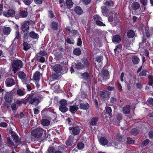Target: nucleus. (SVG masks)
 <instances>
[{
  "label": "nucleus",
  "instance_id": "1",
  "mask_svg": "<svg viewBox=\"0 0 153 153\" xmlns=\"http://www.w3.org/2000/svg\"><path fill=\"white\" fill-rule=\"evenodd\" d=\"M23 66V62L21 60L18 59L14 60L12 64V71L15 73L17 71L22 68Z\"/></svg>",
  "mask_w": 153,
  "mask_h": 153
},
{
  "label": "nucleus",
  "instance_id": "2",
  "mask_svg": "<svg viewBox=\"0 0 153 153\" xmlns=\"http://www.w3.org/2000/svg\"><path fill=\"white\" fill-rule=\"evenodd\" d=\"M67 100L64 99L60 100L59 102V110L62 113H65L68 110L67 107L68 103Z\"/></svg>",
  "mask_w": 153,
  "mask_h": 153
},
{
  "label": "nucleus",
  "instance_id": "3",
  "mask_svg": "<svg viewBox=\"0 0 153 153\" xmlns=\"http://www.w3.org/2000/svg\"><path fill=\"white\" fill-rule=\"evenodd\" d=\"M44 130L42 128H37L33 129L31 131L32 135L36 139L40 138L42 135Z\"/></svg>",
  "mask_w": 153,
  "mask_h": 153
},
{
  "label": "nucleus",
  "instance_id": "4",
  "mask_svg": "<svg viewBox=\"0 0 153 153\" xmlns=\"http://www.w3.org/2000/svg\"><path fill=\"white\" fill-rule=\"evenodd\" d=\"M110 92L106 90L101 91L100 94V97L102 100H108L110 98Z\"/></svg>",
  "mask_w": 153,
  "mask_h": 153
},
{
  "label": "nucleus",
  "instance_id": "5",
  "mask_svg": "<svg viewBox=\"0 0 153 153\" xmlns=\"http://www.w3.org/2000/svg\"><path fill=\"white\" fill-rule=\"evenodd\" d=\"M28 12L26 9V10H22L16 13L15 15V17L16 19H19V18H26Z\"/></svg>",
  "mask_w": 153,
  "mask_h": 153
},
{
  "label": "nucleus",
  "instance_id": "6",
  "mask_svg": "<svg viewBox=\"0 0 153 153\" xmlns=\"http://www.w3.org/2000/svg\"><path fill=\"white\" fill-rule=\"evenodd\" d=\"M70 131H71V133L74 136L78 135L80 133L81 128L78 126H76L75 127H70L69 128Z\"/></svg>",
  "mask_w": 153,
  "mask_h": 153
},
{
  "label": "nucleus",
  "instance_id": "7",
  "mask_svg": "<svg viewBox=\"0 0 153 153\" xmlns=\"http://www.w3.org/2000/svg\"><path fill=\"white\" fill-rule=\"evenodd\" d=\"M18 76L24 83L27 84V82H29L28 81L26 74L23 71H19L18 73Z\"/></svg>",
  "mask_w": 153,
  "mask_h": 153
},
{
  "label": "nucleus",
  "instance_id": "8",
  "mask_svg": "<svg viewBox=\"0 0 153 153\" xmlns=\"http://www.w3.org/2000/svg\"><path fill=\"white\" fill-rule=\"evenodd\" d=\"M15 11L12 9H9L7 12L4 11L3 13V15L7 17H13L15 16Z\"/></svg>",
  "mask_w": 153,
  "mask_h": 153
},
{
  "label": "nucleus",
  "instance_id": "9",
  "mask_svg": "<svg viewBox=\"0 0 153 153\" xmlns=\"http://www.w3.org/2000/svg\"><path fill=\"white\" fill-rule=\"evenodd\" d=\"M100 75L102 80H107L109 78V72L106 69L103 70L101 71Z\"/></svg>",
  "mask_w": 153,
  "mask_h": 153
},
{
  "label": "nucleus",
  "instance_id": "10",
  "mask_svg": "<svg viewBox=\"0 0 153 153\" xmlns=\"http://www.w3.org/2000/svg\"><path fill=\"white\" fill-rule=\"evenodd\" d=\"M22 31L23 33L28 32L29 28V24L27 21H25L21 26Z\"/></svg>",
  "mask_w": 153,
  "mask_h": 153
},
{
  "label": "nucleus",
  "instance_id": "11",
  "mask_svg": "<svg viewBox=\"0 0 153 153\" xmlns=\"http://www.w3.org/2000/svg\"><path fill=\"white\" fill-rule=\"evenodd\" d=\"M52 71H54L56 74H59L61 72V65L59 64H55L52 66Z\"/></svg>",
  "mask_w": 153,
  "mask_h": 153
},
{
  "label": "nucleus",
  "instance_id": "12",
  "mask_svg": "<svg viewBox=\"0 0 153 153\" xmlns=\"http://www.w3.org/2000/svg\"><path fill=\"white\" fill-rule=\"evenodd\" d=\"M10 134L13 139V140L15 143H21L20 139L15 132L12 131L10 133Z\"/></svg>",
  "mask_w": 153,
  "mask_h": 153
},
{
  "label": "nucleus",
  "instance_id": "13",
  "mask_svg": "<svg viewBox=\"0 0 153 153\" xmlns=\"http://www.w3.org/2000/svg\"><path fill=\"white\" fill-rule=\"evenodd\" d=\"M5 83L6 86L11 87L15 84V82L14 79L11 78H8L6 79Z\"/></svg>",
  "mask_w": 153,
  "mask_h": 153
},
{
  "label": "nucleus",
  "instance_id": "14",
  "mask_svg": "<svg viewBox=\"0 0 153 153\" xmlns=\"http://www.w3.org/2000/svg\"><path fill=\"white\" fill-rule=\"evenodd\" d=\"M39 102L40 100L38 98L33 97L30 101V104L36 106L39 105Z\"/></svg>",
  "mask_w": 153,
  "mask_h": 153
},
{
  "label": "nucleus",
  "instance_id": "15",
  "mask_svg": "<svg viewBox=\"0 0 153 153\" xmlns=\"http://www.w3.org/2000/svg\"><path fill=\"white\" fill-rule=\"evenodd\" d=\"M121 36L119 35H115L112 38V41L114 44H117L120 43L121 41Z\"/></svg>",
  "mask_w": 153,
  "mask_h": 153
},
{
  "label": "nucleus",
  "instance_id": "16",
  "mask_svg": "<svg viewBox=\"0 0 153 153\" xmlns=\"http://www.w3.org/2000/svg\"><path fill=\"white\" fill-rule=\"evenodd\" d=\"M81 61L82 63V64L84 67V68L88 69L89 66V62L88 60L87 57H83Z\"/></svg>",
  "mask_w": 153,
  "mask_h": 153
},
{
  "label": "nucleus",
  "instance_id": "17",
  "mask_svg": "<svg viewBox=\"0 0 153 153\" xmlns=\"http://www.w3.org/2000/svg\"><path fill=\"white\" fill-rule=\"evenodd\" d=\"M103 3L105 6L109 8L113 7L114 4V2L111 0H105Z\"/></svg>",
  "mask_w": 153,
  "mask_h": 153
},
{
  "label": "nucleus",
  "instance_id": "18",
  "mask_svg": "<svg viewBox=\"0 0 153 153\" xmlns=\"http://www.w3.org/2000/svg\"><path fill=\"white\" fill-rule=\"evenodd\" d=\"M51 27L53 31H57L59 28V24L56 22H52L51 25Z\"/></svg>",
  "mask_w": 153,
  "mask_h": 153
},
{
  "label": "nucleus",
  "instance_id": "19",
  "mask_svg": "<svg viewBox=\"0 0 153 153\" xmlns=\"http://www.w3.org/2000/svg\"><path fill=\"white\" fill-rule=\"evenodd\" d=\"M99 120V118L97 117H94L92 118V119L89 122V125L90 126H95L97 123V122Z\"/></svg>",
  "mask_w": 153,
  "mask_h": 153
},
{
  "label": "nucleus",
  "instance_id": "20",
  "mask_svg": "<svg viewBox=\"0 0 153 153\" xmlns=\"http://www.w3.org/2000/svg\"><path fill=\"white\" fill-rule=\"evenodd\" d=\"M78 107L76 105L69 106V111L72 114H74L78 109Z\"/></svg>",
  "mask_w": 153,
  "mask_h": 153
},
{
  "label": "nucleus",
  "instance_id": "21",
  "mask_svg": "<svg viewBox=\"0 0 153 153\" xmlns=\"http://www.w3.org/2000/svg\"><path fill=\"white\" fill-rule=\"evenodd\" d=\"M4 98L5 101H8L11 102L13 99L12 94L10 92L7 93L6 94Z\"/></svg>",
  "mask_w": 153,
  "mask_h": 153
},
{
  "label": "nucleus",
  "instance_id": "22",
  "mask_svg": "<svg viewBox=\"0 0 153 153\" xmlns=\"http://www.w3.org/2000/svg\"><path fill=\"white\" fill-rule=\"evenodd\" d=\"M74 11L77 15H80L83 12V10L82 8L79 6H76L74 9Z\"/></svg>",
  "mask_w": 153,
  "mask_h": 153
},
{
  "label": "nucleus",
  "instance_id": "23",
  "mask_svg": "<svg viewBox=\"0 0 153 153\" xmlns=\"http://www.w3.org/2000/svg\"><path fill=\"white\" fill-rule=\"evenodd\" d=\"M131 7L133 10H136L140 7V4L139 2L136 1L133 2L131 5Z\"/></svg>",
  "mask_w": 153,
  "mask_h": 153
},
{
  "label": "nucleus",
  "instance_id": "24",
  "mask_svg": "<svg viewBox=\"0 0 153 153\" xmlns=\"http://www.w3.org/2000/svg\"><path fill=\"white\" fill-rule=\"evenodd\" d=\"M123 112L125 114H129L130 113V107L129 105H127L124 106L122 110Z\"/></svg>",
  "mask_w": 153,
  "mask_h": 153
},
{
  "label": "nucleus",
  "instance_id": "25",
  "mask_svg": "<svg viewBox=\"0 0 153 153\" xmlns=\"http://www.w3.org/2000/svg\"><path fill=\"white\" fill-rule=\"evenodd\" d=\"M40 73L38 71H36L33 75V79L36 81H39L40 79Z\"/></svg>",
  "mask_w": 153,
  "mask_h": 153
},
{
  "label": "nucleus",
  "instance_id": "26",
  "mask_svg": "<svg viewBox=\"0 0 153 153\" xmlns=\"http://www.w3.org/2000/svg\"><path fill=\"white\" fill-rule=\"evenodd\" d=\"M89 104L87 102L81 103L79 105L80 108L83 110H87L89 108Z\"/></svg>",
  "mask_w": 153,
  "mask_h": 153
},
{
  "label": "nucleus",
  "instance_id": "27",
  "mask_svg": "<svg viewBox=\"0 0 153 153\" xmlns=\"http://www.w3.org/2000/svg\"><path fill=\"white\" fill-rule=\"evenodd\" d=\"M22 46L23 47V49L25 51H27L31 48L30 44L26 42H23Z\"/></svg>",
  "mask_w": 153,
  "mask_h": 153
},
{
  "label": "nucleus",
  "instance_id": "28",
  "mask_svg": "<svg viewBox=\"0 0 153 153\" xmlns=\"http://www.w3.org/2000/svg\"><path fill=\"white\" fill-rule=\"evenodd\" d=\"M73 53L74 54L77 56H79L82 53L81 50L79 48H75L73 51Z\"/></svg>",
  "mask_w": 153,
  "mask_h": 153
},
{
  "label": "nucleus",
  "instance_id": "29",
  "mask_svg": "<svg viewBox=\"0 0 153 153\" xmlns=\"http://www.w3.org/2000/svg\"><path fill=\"white\" fill-rule=\"evenodd\" d=\"M99 142L101 145L103 146H105L108 143V140L105 137H102L100 138Z\"/></svg>",
  "mask_w": 153,
  "mask_h": 153
},
{
  "label": "nucleus",
  "instance_id": "30",
  "mask_svg": "<svg viewBox=\"0 0 153 153\" xmlns=\"http://www.w3.org/2000/svg\"><path fill=\"white\" fill-rule=\"evenodd\" d=\"M29 34L30 37L33 39H37L39 37L38 35L33 31H31L29 33Z\"/></svg>",
  "mask_w": 153,
  "mask_h": 153
},
{
  "label": "nucleus",
  "instance_id": "31",
  "mask_svg": "<svg viewBox=\"0 0 153 153\" xmlns=\"http://www.w3.org/2000/svg\"><path fill=\"white\" fill-rule=\"evenodd\" d=\"M134 35L135 33L133 30H130L128 31L127 33V36L128 38H133L134 37Z\"/></svg>",
  "mask_w": 153,
  "mask_h": 153
},
{
  "label": "nucleus",
  "instance_id": "32",
  "mask_svg": "<svg viewBox=\"0 0 153 153\" xmlns=\"http://www.w3.org/2000/svg\"><path fill=\"white\" fill-rule=\"evenodd\" d=\"M40 123L43 126H48L50 124V122L48 120L43 119L40 121Z\"/></svg>",
  "mask_w": 153,
  "mask_h": 153
},
{
  "label": "nucleus",
  "instance_id": "33",
  "mask_svg": "<svg viewBox=\"0 0 153 153\" xmlns=\"http://www.w3.org/2000/svg\"><path fill=\"white\" fill-rule=\"evenodd\" d=\"M11 29L9 27H4L3 29V32L4 35H8L11 32Z\"/></svg>",
  "mask_w": 153,
  "mask_h": 153
},
{
  "label": "nucleus",
  "instance_id": "34",
  "mask_svg": "<svg viewBox=\"0 0 153 153\" xmlns=\"http://www.w3.org/2000/svg\"><path fill=\"white\" fill-rule=\"evenodd\" d=\"M132 61L134 64H137L139 63L140 60L137 56H134L132 58Z\"/></svg>",
  "mask_w": 153,
  "mask_h": 153
},
{
  "label": "nucleus",
  "instance_id": "35",
  "mask_svg": "<svg viewBox=\"0 0 153 153\" xmlns=\"http://www.w3.org/2000/svg\"><path fill=\"white\" fill-rule=\"evenodd\" d=\"M73 4L74 3L72 0H66V5L68 8H72Z\"/></svg>",
  "mask_w": 153,
  "mask_h": 153
},
{
  "label": "nucleus",
  "instance_id": "36",
  "mask_svg": "<svg viewBox=\"0 0 153 153\" xmlns=\"http://www.w3.org/2000/svg\"><path fill=\"white\" fill-rule=\"evenodd\" d=\"M16 93L18 96L21 97L25 95L26 94V92L21 89H19L17 90Z\"/></svg>",
  "mask_w": 153,
  "mask_h": 153
},
{
  "label": "nucleus",
  "instance_id": "37",
  "mask_svg": "<svg viewBox=\"0 0 153 153\" xmlns=\"http://www.w3.org/2000/svg\"><path fill=\"white\" fill-rule=\"evenodd\" d=\"M75 68L77 70H81L84 68V67L81 62H78L76 64Z\"/></svg>",
  "mask_w": 153,
  "mask_h": 153
},
{
  "label": "nucleus",
  "instance_id": "38",
  "mask_svg": "<svg viewBox=\"0 0 153 153\" xmlns=\"http://www.w3.org/2000/svg\"><path fill=\"white\" fill-rule=\"evenodd\" d=\"M59 75L58 74H56L55 73L52 74L50 78L52 81H54L59 79Z\"/></svg>",
  "mask_w": 153,
  "mask_h": 153
},
{
  "label": "nucleus",
  "instance_id": "39",
  "mask_svg": "<svg viewBox=\"0 0 153 153\" xmlns=\"http://www.w3.org/2000/svg\"><path fill=\"white\" fill-rule=\"evenodd\" d=\"M123 115L120 113L118 114L116 116V121L117 124H119L120 123L123 119Z\"/></svg>",
  "mask_w": 153,
  "mask_h": 153
},
{
  "label": "nucleus",
  "instance_id": "40",
  "mask_svg": "<svg viewBox=\"0 0 153 153\" xmlns=\"http://www.w3.org/2000/svg\"><path fill=\"white\" fill-rule=\"evenodd\" d=\"M81 76L82 77L83 79L85 81L88 80L89 77V74L87 72H85L82 74Z\"/></svg>",
  "mask_w": 153,
  "mask_h": 153
},
{
  "label": "nucleus",
  "instance_id": "41",
  "mask_svg": "<svg viewBox=\"0 0 153 153\" xmlns=\"http://www.w3.org/2000/svg\"><path fill=\"white\" fill-rule=\"evenodd\" d=\"M130 133L133 135L137 136L139 133V131L137 128H134L131 130Z\"/></svg>",
  "mask_w": 153,
  "mask_h": 153
},
{
  "label": "nucleus",
  "instance_id": "42",
  "mask_svg": "<svg viewBox=\"0 0 153 153\" xmlns=\"http://www.w3.org/2000/svg\"><path fill=\"white\" fill-rule=\"evenodd\" d=\"M73 143L72 140L70 137H68L65 141V144L68 146H71Z\"/></svg>",
  "mask_w": 153,
  "mask_h": 153
},
{
  "label": "nucleus",
  "instance_id": "43",
  "mask_svg": "<svg viewBox=\"0 0 153 153\" xmlns=\"http://www.w3.org/2000/svg\"><path fill=\"white\" fill-rule=\"evenodd\" d=\"M10 106L13 112H16V111L17 110L18 108V107H17L15 102L13 103L12 104L10 105Z\"/></svg>",
  "mask_w": 153,
  "mask_h": 153
},
{
  "label": "nucleus",
  "instance_id": "44",
  "mask_svg": "<svg viewBox=\"0 0 153 153\" xmlns=\"http://www.w3.org/2000/svg\"><path fill=\"white\" fill-rule=\"evenodd\" d=\"M33 94H29L27 95V98L25 100V102L26 103L28 102L30 104V101L32 99V97L33 96Z\"/></svg>",
  "mask_w": 153,
  "mask_h": 153
},
{
  "label": "nucleus",
  "instance_id": "45",
  "mask_svg": "<svg viewBox=\"0 0 153 153\" xmlns=\"http://www.w3.org/2000/svg\"><path fill=\"white\" fill-rule=\"evenodd\" d=\"M149 79V82L148 85L151 86L153 84V76L152 75H149L148 76Z\"/></svg>",
  "mask_w": 153,
  "mask_h": 153
},
{
  "label": "nucleus",
  "instance_id": "46",
  "mask_svg": "<svg viewBox=\"0 0 153 153\" xmlns=\"http://www.w3.org/2000/svg\"><path fill=\"white\" fill-rule=\"evenodd\" d=\"M11 102L5 101L3 103V107L7 108H8L10 106Z\"/></svg>",
  "mask_w": 153,
  "mask_h": 153
},
{
  "label": "nucleus",
  "instance_id": "47",
  "mask_svg": "<svg viewBox=\"0 0 153 153\" xmlns=\"http://www.w3.org/2000/svg\"><path fill=\"white\" fill-rule=\"evenodd\" d=\"M106 111L107 114H108V115L111 117L112 115V109L111 108L109 107H108L106 108Z\"/></svg>",
  "mask_w": 153,
  "mask_h": 153
},
{
  "label": "nucleus",
  "instance_id": "48",
  "mask_svg": "<svg viewBox=\"0 0 153 153\" xmlns=\"http://www.w3.org/2000/svg\"><path fill=\"white\" fill-rule=\"evenodd\" d=\"M114 22L115 23L117 24L119 22V17L117 13H115L114 15Z\"/></svg>",
  "mask_w": 153,
  "mask_h": 153
},
{
  "label": "nucleus",
  "instance_id": "49",
  "mask_svg": "<svg viewBox=\"0 0 153 153\" xmlns=\"http://www.w3.org/2000/svg\"><path fill=\"white\" fill-rule=\"evenodd\" d=\"M27 6H29L33 1V0H21Z\"/></svg>",
  "mask_w": 153,
  "mask_h": 153
},
{
  "label": "nucleus",
  "instance_id": "50",
  "mask_svg": "<svg viewBox=\"0 0 153 153\" xmlns=\"http://www.w3.org/2000/svg\"><path fill=\"white\" fill-rule=\"evenodd\" d=\"M84 147V144L82 142H79L77 145V148L78 149L80 150L82 149Z\"/></svg>",
  "mask_w": 153,
  "mask_h": 153
},
{
  "label": "nucleus",
  "instance_id": "51",
  "mask_svg": "<svg viewBox=\"0 0 153 153\" xmlns=\"http://www.w3.org/2000/svg\"><path fill=\"white\" fill-rule=\"evenodd\" d=\"M103 60V57L102 56L100 55L95 58V61L99 63L101 62Z\"/></svg>",
  "mask_w": 153,
  "mask_h": 153
},
{
  "label": "nucleus",
  "instance_id": "52",
  "mask_svg": "<svg viewBox=\"0 0 153 153\" xmlns=\"http://www.w3.org/2000/svg\"><path fill=\"white\" fill-rule=\"evenodd\" d=\"M16 47V46L13 45V44H12L10 46L9 48V51L10 53L11 54H12L13 53V52L15 50V48Z\"/></svg>",
  "mask_w": 153,
  "mask_h": 153
},
{
  "label": "nucleus",
  "instance_id": "53",
  "mask_svg": "<svg viewBox=\"0 0 153 153\" xmlns=\"http://www.w3.org/2000/svg\"><path fill=\"white\" fill-rule=\"evenodd\" d=\"M150 141L149 140L146 139L141 144V146L142 147H143L144 146H147L149 143Z\"/></svg>",
  "mask_w": 153,
  "mask_h": 153
},
{
  "label": "nucleus",
  "instance_id": "54",
  "mask_svg": "<svg viewBox=\"0 0 153 153\" xmlns=\"http://www.w3.org/2000/svg\"><path fill=\"white\" fill-rule=\"evenodd\" d=\"M94 20L95 21L99 20H102V19L101 17L98 15L95 14L94 16Z\"/></svg>",
  "mask_w": 153,
  "mask_h": 153
},
{
  "label": "nucleus",
  "instance_id": "55",
  "mask_svg": "<svg viewBox=\"0 0 153 153\" xmlns=\"http://www.w3.org/2000/svg\"><path fill=\"white\" fill-rule=\"evenodd\" d=\"M127 141L128 143L130 144H134L135 143V141L132 140V139L130 137H127Z\"/></svg>",
  "mask_w": 153,
  "mask_h": 153
},
{
  "label": "nucleus",
  "instance_id": "56",
  "mask_svg": "<svg viewBox=\"0 0 153 153\" xmlns=\"http://www.w3.org/2000/svg\"><path fill=\"white\" fill-rule=\"evenodd\" d=\"M61 71L63 74L66 73L68 71L67 67L65 66H61Z\"/></svg>",
  "mask_w": 153,
  "mask_h": 153
},
{
  "label": "nucleus",
  "instance_id": "57",
  "mask_svg": "<svg viewBox=\"0 0 153 153\" xmlns=\"http://www.w3.org/2000/svg\"><path fill=\"white\" fill-rule=\"evenodd\" d=\"M147 70L146 69L143 70L139 74V76H145L146 75Z\"/></svg>",
  "mask_w": 153,
  "mask_h": 153
},
{
  "label": "nucleus",
  "instance_id": "58",
  "mask_svg": "<svg viewBox=\"0 0 153 153\" xmlns=\"http://www.w3.org/2000/svg\"><path fill=\"white\" fill-rule=\"evenodd\" d=\"M107 7L105 6H102L101 7L102 12L103 13H107L108 11Z\"/></svg>",
  "mask_w": 153,
  "mask_h": 153
},
{
  "label": "nucleus",
  "instance_id": "59",
  "mask_svg": "<svg viewBox=\"0 0 153 153\" xmlns=\"http://www.w3.org/2000/svg\"><path fill=\"white\" fill-rule=\"evenodd\" d=\"M96 24L97 25L100 26H105V24L103 23L102 22H101V20L97 21H96Z\"/></svg>",
  "mask_w": 153,
  "mask_h": 153
},
{
  "label": "nucleus",
  "instance_id": "60",
  "mask_svg": "<svg viewBox=\"0 0 153 153\" xmlns=\"http://www.w3.org/2000/svg\"><path fill=\"white\" fill-rule=\"evenodd\" d=\"M124 47H125L126 49L129 50L130 47V43L128 41H126L124 44Z\"/></svg>",
  "mask_w": 153,
  "mask_h": 153
},
{
  "label": "nucleus",
  "instance_id": "61",
  "mask_svg": "<svg viewBox=\"0 0 153 153\" xmlns=\"http://www.w3.org/2000/svg\"><path fill=\"white\" fill-rule=\"evenodd\" d=\"M15 38L16 39H19L20 38L21 36L20 33L19 31H16L15 33Z\"/></svg>",
  "mask_w": 153,
  "mask_h": 153
},
{
  "label": "nucleus",
  "instance_id": "62",
  "mask_svg": "<svg viewBox=\"0 0 153 153\" xmlns=\"http://www.w3.org/2000/svg\"><path fill=\"white\" fill-rule=\"evenodd\" d=\"M99 100L98 98H96L93 99V101L94 103L95 106L97 108L98 107V100Z\"/></svg>",
  "mask_w": 153,
  "mask_h": 153
},
{
  "label": "nucleus",
  "instance_id": "63",
  "mask_svg": "<svg viewBox=\"0 0 153 153\" xmlns=\"http://www.w3.org/2000/svg\"><path fill=\"white\" fill-rule=\"evenodd\" d=\"M7 141L8 144L11 145L12 146H14V143L12 141L10 140V137H7Z\"/></svg>",
  "mask_w": 153,
  "mask_h": 153
},
{
  "label": "nucleus",
  "instance_id": "64",
  "mask_svg": "<svg viewBox=\"0 0 153 153\" xmlns=\"http://www.w3.org/2000/svg\"><path fill=\"white\" fill-rule=\"evenodd\" d=\"M146 38L144 36H143L141 37V44H143L146 43V42H148L147 40H146Z\"/></svg>",
  "mask_w": 153,
  "mask_h": 153
}]
</instances>
